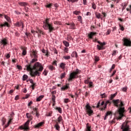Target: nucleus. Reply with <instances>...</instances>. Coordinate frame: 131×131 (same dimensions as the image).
<instances>
[{
    "label": "nucleus",
    "mask_w": 131,
    "mask_h": 131,
    "mask_svg": "<svg viewBox=\"0 0 131 131\" xmlns=\"http://www.w3.org/2000/svg\"><path fill=\"white\" fill-rule=\"evenodd\" d=\"M30 55L32 60L30 63L25 66L26 68L24 70L29 72V74L31 77L40 76L41 72L43 70V67L41 63L37 62V58H38L37 51L33 50L32 51L30 52ZM33 63H35L33 64Z\"/></svg>",
    "instance_id": "nucleus-1"
},
{
    "label": "nucleus",
    "mask_w": 131,
    "mask_h": 131,
    "mask_svg": "<svg viewBox=\"0 0 131 131\" xmlns=\"http://www.w3.org/2000/svg\"><path fill=\"white\" fill-rule=\"evenodd\" d=\"M113 102L114 105L118 108L117 113L119 114V117L117 118V119L118 120H121L122 117L124 116L123 113L125 112V108H124V104L122 101H120L119 99L113 100Z\"/></svg>",
    "instance_id": "nucleus-2"
},
{
    "label": "nucleus",
    "mask_w": 131,
    "mask_h": 131,
    "mask_svg": "<svg viewBox=\"0 0 131 131\" xmlns=\"http://www.w3.org/2000/svg\"><path fill=\"white\" fill-rule=\"evenodd\" d=\"M50 19L47 18L45 21H43V28L45 30H49V32H53L55 31V28L53 27L52 24H50Z\"/></svg>",
    "instance_id": "nucleus-3"
},
{
    "label": "nucleus",
    "mask_w": 131,
    "mask_h": 131,
    "mask_svg": "<svg viewBox=\"0 0 131 131\" xmlns=\"http://www.w3.org/2000/svg\"><path fill=\"white\" fill-rule=\"evenodd\" d=\"M80 72H81V71L77 69L75 71L71 73L69 75V78L68 79V81H73L74 79L78 78V74H80Z\"/></svg>",
    "instance_id": "nucleus-4"
},
{
    "label": "nucleus",
    "mask_w": 131,
    "mask_h": 131,
    "mask_svg": "<svg viewBox=\"0 0 131 131\" xmlns=\"http://www.w3.org/2000/svg\"><path fill=\"white\" fill-rule=\"evenodd\" d=\"M108 104H110V105L111 104V102H110V101L109 100L106 101L105 103V101H99V102L97 103L96 107L100 108L101 106H104H104L103 107H100V108L101 111H104V110H105V109L107 108V105H108Z\"/></svg>",
    "instance_id": "nucleus-5"
},
{
    "label": "nucleus",
    "mask_w": 131,
    "mask_h": 131,
    "mask_svg": "<svg viewBox=\"0 0 131 131\" xmlns=\"http://www.w3.org/2000/svg\"><path fill=\"white\" fill-rule=\"evenodd\" d=\"M120 129H122V131H131L130 127L128 124V121H125L120 126Z\"/></svg>",
    "instance_id": "nucleus-6"
},
{
    "label": "nucleus",
    "mask_w": 131,
    "mask_h": 131,
    "mask_svg": "<svg viewBox=\"0 0 131 131\" xmlns=\"http://www.w3.org/2000/svg\"><path fill=\"white\" fill-rule=\"evenodd\" d=\"M32 120V116L29 118V120L25 123L23 125L19 127L20 129H24L25 130H28L29 129V123H30V121Z\"/></svg>",
    "instance_id": "nucleus-7"
},
{
    "label": "nucleus",
    "mask_w": 131,
    "mask_h": 131,
    "mask_svg": "<svg viewBox=\"0 0 131 131\" xmlns=\"http://www.w3.org/2000/svg\"><path fill=\"white\" fill-rule=\"evenodd\" d=\"M85 111L88 114V115H89V116H91V115H92V114L94 113V111L92 110V107H91L90 104H87L85 105Z\"/></svg>",
    "instance_id": "nucleus-8"
},
{
    "label": "nucleus",
    "mask_w": 131,
    "mask_h": 131,
    "mask_svg": "<svg viewBox=\"0 0 131 131\" xmlns=\"http://www.w3.org/2000/svg\"><path fill=\"white\" fill-rule=\"evenodd\" d=\"M123 46H124L125 47H131L130 39L124 38Z\"/></svg>",
    "instance_id": "nucleus-9"
},
{
    "label": "nucleus",
    "mask_w": 131,
    "mask_h": 131,
    "mask_svg": "<svg viewBox=\"0 0 131 131\" xmlns=\"http://www.w3.org/2000/svg\"><path fill=\"white\" fill-rule=\"evenodd\" d=\"M36 33H37L38 37H40V36H41V34H42V35H45V34H46V33H45V32H43V31H42V30H41L39 29H37L36 30Z\"/></svg>",
    "instance_id": "nucleus-10"
},
{
    "label": "nucleus",
    "mask_w": 131,
    "mask_h": 131,
    "mask_svg": "<svg viewBox=\"0 0 131 131\" xmlns=\"http://www.w3.org/2000/svg\"><path fill=\"white\" fill-rule=\"evenodd\" d=\"M96 35H97L96 32H90V33L88 34V36L90 39H93V37Z\"/></svg>",
    "instance_id": "nucleus-11"
},
{
    "label": "nucleus",
    "mask_w": 131,
    "mask_h": 131,
    "mask_svg": "<svg viewBox=\"0 0 131 131\" xmlns=\"http://www.w3.org/2000/svg\"><path fill=\"white\" fill-rule=\"evenodd\" d=\"M43 124H45L44 122H41L34 126V128H39L40 126H42Z\"/></svg>",
    "instance_id": "nucleus-12"
},
{
    "label": "nucleus",
    "mask_w": 131,
    "mask_h": 131,
    "mask_svg": "<svg viewBox=\"0 0 131 131\" xmlns=\"http://www.w3.org/2000/svg\"><path fill=\"white\" fill-rule=\"evenodd\" d=\"M61 121H63L62 116H59L57 119L55 120V122L58 124L61 123Z\"/></svg>",
    "instance_id": "nucleus-13"
},
{
    "label": "nucleus",
    "mask_w": 131,
    "mask_h": 131,
    "mask_svg": "<svg viewBox=\"0 0 131 131\" xmlns=\"http://www.w3.org/2000/svg\"><path fill=\"white\" fill-rule=\"evenodd\" d=\"M0 42L2 45H3V46H7V45H8V40L6 38H3L1 40Z\"/></svg>",
    "instance_id": "nucleus-14"
},
{
    "label": "nucleus",
    "mask_w": 131,
    "mask_h": 131,
    "mask_svg": "<svg viewBox=\"0 0 131 131\" xmlns=\"http://www.w3.org/2000/svg\"><path fill=\"white\" fill-rule=\"evenodd\" d=\"M67 25H69L70 26V29H76L75 24L74 23H70V24H66Z\"/></svg>",
    "instance_id": "nucleus-15"
},
{
    "label": "nucleus",
    "mask_w": 131,
    "mask_h": 131,
    "mask_svg": "<svg viewBox=\"0 0 131 131\" xmlns=\"http://www.w3.org/2000/svg\"><path fill=\"white\" fill-rule=\"evenodd\" d=\"M68 89H70V86H69V84H67L66 85H63L61 88V91H66V90H68Z\"/></svg>",
    "instance_id": "nucleus-16"
},
{
    "label": "nucleus",
    "mask_w": 131,
    "mask_h": 131,
    "mask_svg": "<svg viewBox=\"0 0 131 131\" xmlns=\"http://www.w3.org/2000/svg\"><path fill=\"white\" fill-rule=\"evenodd\" d=\"M71 56L73 58H78V55H77V52H76V51L73 52L71 54Z\"/></svg>",
    "instance_id": "nucleus-17"
},
{
    "label": "nucleus",
    "mask_w": 131,
    "mask_h": 131,
    "mask_svg": "<svg viewBox=\"0 0 131 131\" xmlns=\"http://www.w3.org/2000/svg\"><path fill=\"white\" fill-rule=\"evenodd\" d=\"M1 27H10V25L7 22L4 23V24H2L0 25Z\"/></svg>",
    "instance_id": "nucleus-18"
},
{
    "label": "nucleus",
    "mask_w": 131,
    "mask_h": 131,
    "mask_svg": "<svg viewBox=\"0 0 131 131\" xmlns=\"http://www.w3.org/2000/svg\"><path fill=\"white\" fill-rule=\"evenodd\" d=\"M65 66H66V63L64 62L60 63L59 65L60 68H61V69H62V70H63V69H65Z\"/></svg>",
    "instance_id": "nucleus-19"
},
{
    "label": "nucleus",
    "mask_w": 131,
    "mask_h": 131,
    "mask_svg": "<svg viewBox=\"0 0 131 131\" xmlns=\"http://www.w3.org/2000/svg\"><path fill=\"white\" fill-rule=\"evenodd\" d=\"M97 42H98V43H99V45H100V47H101V48L103 49H104V46H105L106 45V43L105 42H101V41H98Z\"/></svg>",
    "instance_id": "nucleus-20"
},
{
    "label": "nucleus",
    "mask_w": 131,
    "mask_h": 131,
    "mask_svg": "<svg viewBox=\"0 0 131 131\" xmlns=\"http://www.w3.org/2000/svg\"><path fill=\"white\" fill-rule=\"evenodd\" d=\"M109 115H112V113H111V112L108 111V112H107V113L105 116V117L104 118V120H106V119H107V117L109 116Z\"/></svg>",
    "instance_id": "nucleus-21"
},
{
    "label": "nucleus",
    "mask_w": 131,
    "mask_h": 131,
    "mask_svg": "<svg viewBox=\"0 0 131 131\" xmlns=\"http://www.w3.org/2000/svg\"><path fill=\"white\" fill-rule=\"evenodd\" d=\"M54 127L56 128V130H60V125L59 124H58V123H56L55 125H54Z\"/></svg>",
    "instance_id": "nucleus-22"
},
{
    "label": "nucleus",
    "mask_w": 131,
    "mask_h": 131,
    "mask_svg": "<svg viewBox=\"0 0 131 131\" xmlns=\"http://www.w3.org/2000/svg\"><path fill=\"white\" fill-rule=\"evenodd\" d=\"M116 96H117V93H116L114 94L111 95L110 97V100H112L115 97H116Z\"/></svg>",
    "instance_id": "nucleus-23"
},
{
    "label": "nucleus",
    "mask_w": 131,
    "mask_h": 131,
    "mask_svg": "<svg viewBox=\"0 0 131 131\" xmlns=\"http://www.w3.org/2000/svg\"><path fill=\"white\" fill-rule=\"evenodd\" d=\"M21 50H23L22 55H23V56H25L26 54H27L26 49H24L23 47H21Z\"/></svg>",
    "instance_id": "nucleus-24"
},
{
    "label": "nucleus",
    "mask_w": 131,
    "mask_h": 131,
    "mask_svg": "<svg viewBox=\"0 0 131 131\" xmlns=\"http://www.w3.org/2000/svg\"><path fill=\"white\" fill-rule=\"evenodd\" d=\"M43 97H44L43 95H41V96H39L38 98H37V99H36L37 102H40V101H41V100H42Z\"/></svg>",
    "instance_id": "nucleus-25"
},
{
    "label": "nucleus",
    "mask_w": 131,
    "mask_h": 131,
    "mask_svg": "<svg viewBox=\"0 0 131 131\" xmlns=\"http://www.w3.org/2000/svg\"><path fill=\"white\" fill-rule=\"evenodd\" d=\"M18 5H19L21 7H25L27 6L28 4L26 2H19Z\"/></svg>",
    "instance_id": "nucleus-26"
},
{
    "label": "nucleus",
    "mask_w": 131,
    "mask_h": 131,
    "mask_svg": "<svg viewBox=\"0 0 131 131\" xmlns=\"http://www.w3.org/2000/svg\"><path fill=\"white\" fill-rule=\"evenodd\" d=\"M42 52L43 54H45V56H46V57H49V52H48V50H46L45 49H43L42 50Z\"/></svg>",
    "instance_id": "nucleus-27"
},
{
    "label": "nucleus",
    "mask_w": 131,
    "mask_h": 131,
    "mask_svg": "<svg viewBox=\"0 0 131 131\" xmlns=\"http://www.w3.org/2000/svg\"><path fill=\"white\" fill-rule=\"evenodd\" d=\"M48 68L51 71H53V70H56V68H55L53 65H50Z\"/></svg>",
    "instance_id": "nucleus-28"
},
{
    "label": "nucleus",
    "mask_w": 131,
    "mask_h": 131,
    "mask_svg": "<svg viewBox=\"0 0 131 131\" xmlns=\"http://www.w3.org/2000/svg\"><path fill=\"white\" fill-rule=\"evenodd\" d=\"M95 16L97 19H101V13L96 12L95 13Z\"/></svg>",
    "instance_id": "nucleus-29"
},
{
    "label": "nucleus",
    "mask_w": 131,
    "mask_h": 131,
    "mask_svg": "<svg viewBox=\"0 0 131 131\" xmlns=\"http://www.w3.org/2000/svg\"><path fill=\"white\" fill-rule=\"evenodd\" d=\"M4 17L7 21H8L9 23H10V22H11V18H10V17L8 16V15H4Z\"/></svg>",
    "instance_id": "nucleus-30"
},
{
    "label": "nucleus",
    "mask_w": 131,
    "mask_h": 131,
    "mask_svg": "<svg viewBox=\"0 0 131 131\" xmlns=\"http://www.w3.org/2000/svg\"><path fill=\"white\" fill-rule=\"evenodd\" d=\"M63 58L64 59V60H70V59H71V57L69 55L64 56Z\"/></svg>",
    "instance_id": "nucleus-31"
},
{
    "label": "nucleus",
    "mask_w": 131,
    "mask_h": 131,
    "mask_svg": "<svg viewBox=\"0 0 131 131\" xmlns=\"http://www.w3.org/2000/svg\"><path fill=\"white\" fill-rule=\"evenodd\" d=\"M63 43L64 44V45L65 46V47H69V42H68L67 41L64 40V41H63Z\"/></svg>",
    "instance_id": "nucleus-32"
},
{
    "label": "nucleus",
    "mask_w": 131,
    "mask_h": 131,
    "mask_svg": "<svg viewBox=\"0 0 131 131\" xmlns=\"http://www.w3.org/2000/svg\"><path fill=\"white\" fill-rule=\"evenodd\" d=\"M66 76V73L64 72L60 75V79H63Z\"/></svg>",
    "instance_id": "nucleus-33"
},
{
    "label": "nucleus",
    "mask_w": 131,
    "mask_h": 131,
    "mask_svg": "<svg viewBox=\"0 0 131 131\" xmlns=\"http://www.w3.org/2000/svg\"><path fill=\"white\" fill-rule=\"evenodd\" d=\"M87 131H91V126H90V123H88L86 124V130Z\"/></svg>",
    "instance_id": "nucleus-34"
},
{
    "label": "nucleus",
    "mask_w": 131,
    "mask_h": 131,
    "mask_svg": "<svg viewBox=\"0 0 131 131\" xmlns=\"http://www.w3.org/2000/svg\"><path fill=\"white\" fill-rule=\"evenodd\" d=\"M52 100L53 103H56V96L55 95H52Z\"/></svg>",
    "instance_id": "nucleus-35"
},
{
    "label": "nucleus",
    "mask_w": 131,
    "mask_h": 131,
    "mask_svg": "<svg viewBox=\"0 0 131 131\" xmlns=\"http://www.w3.org/2000/svg\"><path fill=\"white\" fill-rule=\"evenodd\" d=\"M56 110H57L59 113H62V108L61 107H56Z\"/></svg>",
    "instance_id": "nucleus-36"
},
{
    "label": "nucleus",
    "mask_w": 131,
    "mask_h": 131,
    "mask_svg": "<svg viewBox=\"0 0 131 131\" xmlns=\"http://www.w3.org/2000/svg\"><path fill=\"white\" fill-rule=\"evenodd\" d=\"M23 77L24 81H25L28 79V76H27V75H24Z\"/></svg>",
    "instance_id": "nucleus-37"
},
{
    "label": "nucleus",
    "mask_w": 131,
    "mask_h": 131,
    "mask_svg": "<svg viewBox=\"0 0 131 131\" xmlns=\"http://www.w3.org/2000/svg\"><path fill=\"white\" fill-rule=\"evenodd\" d=\"M94 59L96 62H98L100 60V58H99V56H95L94 57Z\"/></svg>",
    "instance_id": "nucleus-38"
},
{
    "label": "nucleus",
    "mask_w": 131,
    "mask_h": 131,
    "mask_svg": "<svg viewBox=\"0 0 131 131\" xmlns=\"http://www.w3.org/2000/svg\"><path fill=\"white\" fill-rule=\"evenodd\" d=\"M67 37L68 38V40H71L72 39V37L70 35H67Z\"/></svg>",
    "instance_id": "nucleus-39"
},
{
    "label": "nucleus",
    "mask_w": 131,
    "mask_h": 131,
    "mask_svg": "<svg viewBox=\"0 0 131 131\" xmlns=\"http://www.w3.org/2000/svg\"><path fill=\"white\" fill-rule=\"evenodd\" d=\"M78 21L80 22V23H82V18L81 17V16H78Z\"/></svg>",
    "instance_id": "nucleus-40"
},
{
    "label": "nucleus",
    "mask_w": 131,
    "mask_h": 131,
    "mask_svg": "<svg viewBox=\"0 0 131 131\" xmlns=\"http://www.w3.org/2000/svg\"><path fill=\"white\" fill-rule=\"evenodd\" d=\"M31 86L32 90H34L35 86H36V83H33V84H32Z\"/></svg>",
    "instance_id": "nucleus-41"
},
{
    "label": "nucleus",
    "mask_w": 131,
    "mask_h": 131,
    "mask_svg": "<svg viewBox=\"0 0 131 131\" xmlns=\"http://www.w3.org/2000/svg\"><path fill=\"white\" fill-rule=\"evenodd\" d=\"M119 27L120 30H121L122 31H123L124 30V27H123V26L121 24H119Z\"/></svg>",
    "instance_id": "nucleus-42"
},
{
    "label": "nucleus",
    "mask_w": 131,
    "mask_h": 131,
    "mask_svg": "<svg viewBox=\"0 0 131 131\" xmlns=\"http://www.w3.org/2000/svg\"><path fill=\"white\" fill-rule=\"evenodd\" d=\"M73 14H75V15H79L80 14V11H73Z\"/></svg>",
    "instance_id": "nucleus-43"
},
{
    "label": "nucleus",
    "mask_w": 131,
    "mask_h": 131,
    "mask_svg": "<svg viewBox=\"0 0 131 131\" xmlns=\"http://www.w3.org/2000/svg\"><path fill=\"white\" fill-rule=\"evenodd\" d=\"M13 116H12V115L11 116V117H10V119L8 121V123H10L11 124V123L12 122V120H13Z\"/></svg>",
    "instance_id": "nucleus-44"
},
{
    "label": "nucleus",
    "mask_w": 131,
    "mask_h": 131,
    "mask_svg": "<svg viewBox=\"0 0 131 131\" xmlns=\"http://www.w3.org/2000/svg\"><path fill=\"white\" fill-rule=\"evenodd\" d=\"M57 63H58V61L57 60H54L52 63V65H54V66H57Z\"/></svg>",
    "instance_id": "nucleus-45"
},
{
    "label": "nucleus",
    "mask_w": 131,
    "mask_h": 131,
    "mask_svg": "<svg viewBox=\"0 0 131 131\" xmlns=\"http://www.w3.org/2000/svg\"><path fill=\"white\" fill-rule=\"evenodd\" d=\"M97 48L98 50H99V51H101V50H103L102 48V47H101V46H100V45H97Z\"/></svg>",
    "instance_id": "nucleus-46"
},
{
    "label": "nucleus",
    "mask_w": 131,
    "mask_h": 131,
    "mask_svg": "<svg viewBox=\"0 0 131 131\" xmlns=\"http://www.w3.org/2000/svg\"><path fill=\"white\" fill-rule=\"evenodd\" d=\"M101 98H107V95L105 93L101 95Z\"/></svg>",
    "instance_id": "nucleus-47"
},
{
    "label": "nucleus",
    "mask_w": 131,
    "mask_h": 131,
    "mask_svg": "<svg viewBox=\"0 0 131 131\" xmlns=\"http://www.w3.org/2000/svg\"><path fill=\"white\" fill-rule=\"evenodd\" d=\"M92 8L94 9V10H96L97 9V6H96V4L95 3H93L92 4Z\"/></svg>",
    "instance_id": "nucleus-48"
},
{
    "label": "nucleus",
    "mask_w": 131,
    "mask_h": 131,
    "mask_svg": "<svg viewBox=\"0 0 131 131\" xmlns=\"http://www.w3.org/2000/svg\"><path fill=\"white\" fill-rule=\"evenodd\" d=\"M68 2H71V3H77L78 0H68Z\"/></svg>",
    "instance_id": "nucleus-49"
},
{
    "label": "nucleus",
    "mask_w": 131,
    "mask_h": 131,
    "mask_svg": "<svg viewBox=\"0 0 131 131\" xmlns=\"http://www.w3.org/2000/svg\"><path fill=\"white\" fill-rule=\"evenodd\" d=\"M53 114L52 112H49V113H47L46 114V116H52V115Z\"/></svg>",
    "instance_id": "nucleus-50"
},
{
    "label": "nucleus",
    "mask_w": 131,
    "mask_h": 131,
    "mask_svg": "<svg viewBox=\"0 0 131 131\" xmlns=\"http://www.w3.org/2000/svg\"><path fill=\"white\" fill-rule=\"evenodd\" d=\"M116 53H117V51L114 50L113 51L112 56H116Z\"/></svg>",
    "instance_id": "nucleus-51"
},
{
    "label": "nucleus",
    "mask_w": 131,
    "mask_h": 131,
    "mask_svg": "<svg viewBox=\"0 0 131 131\" xmlns=\"http://www.w3.org/2000/svg\"><path fill=\"white\" fill-rule=\"evenodd\" d=\"M16 67L18 70H22V67L21 66L17 65Z\"/></svg>",
    "instance_id": "nucleus-52"
},
{
    "label": "nucleus",
    "mask_w": 131,
    "mask_h": 131,
    "mask_svg": "<svg viewBox=\"0 0 131 131\" xmlns=\"http://www.w3.org/2000/svg\"><path fill=\"white\" fill-rule=\"evenodd\" d=\"M69 49L68 48H64V51L65 52V53H67V54H68V51H69Z\"/></svg>",
    "instance_id": "nucleus-53"
},
{
    "label": "nucleus",
    "mask_w": 131,
    "mask_h": 131,
    "mask_svg": "<svg viewBox=\"0 0 131 131\" xmlns=\"http://www.w3.org/2000/svg\"><path fill=\"white\" fill-rule=\"evenodd\" d=\"M89 88H93V82H89Z\"/></svg>",
    "instance_id": "nucleus-54"
},
{
    "label": "nucleus",
    "mask_w": 131,
    "mask_h": 131,
    "mask_svg": "<svg viewBox=\"0 0 131 131\" xmlns=\"http://www.w3.org/2000/svg\"><path fill=\"white\" fill-rule=\"evenodd\" d=\"M53 6V5H52V4H48L47 5H46V8H51L52 6Z\"/></svg>",
    "instance_id": "nucleus-55"
},
{
    "label": "nucleus",
    "mask_w": 131,
    "mask_h": 131,
    "mask_svg": "<svg viewBox=\"0 0 131 131\" xmlns=\"http://www.w3.org/2000/svg\"><path fill=\"white\" fill-rule=\"evenodd\" d=\"M114 68H115V64H113L111 68V69L110 70V72H111V71H112V70H113V69H114Z\"/></svg>",
    "instance_id": "nucleus-56"
},
{
    "label": "nucleus",
    "mask_w": 131,
    "mask_h": 131,
    "mask_svg": "<svg viewBox=\"0 0 131 131\" xmlns=\"http://www.w3.org/2000/svg\"><path fill=\"white\" fill-rule=\"evenodd\" d=\"M64 103H68V102H69V99L68 98L64 99Z\"/></svg>",
    "instance_id": "nucleus-57"
},
{
    "label": "nucleus",
    "mask_w": 131,
    "mask_h": 131,
    "mask_svg": "<svg viewBox=\"0 0 131 131\" xmlns=\"http://www.w3.org/2000/svg\"><path fill=\"white\" fill-rule=\"evenodd\" d=\"M15 35L17 37H19L20 36V33H19L18 32H16L15 33Z\"/></svg>",
    "instance_id": "nucleus-58"
},
{
    "label": "nucleus",
    "mask_w": 131,
    "mask_h": 131,
    "mask_svg": "<svg viewBox=\"0 0 131 131\" xmlns=\"http://www.w3.org/2000/svg\"><path fill=\"white\" fill-rule=\"evenodd\" d=\"M43 74H44L45 76H47V75H48V71H47L46 70H45L43 72Z\"/></svg>",
    "instance_id": "nucleus-59"
},
{
    "label": "nucleus",
    "mask_w": 131,
    "mask_h": 131,
    "mask_svg": "<svg viewBox=\"0 0 131 131\" xmlns=\"http://www.w3.org/2000/svg\"><path fill=\"white\" fill-rule=\"evenodd\" d=\"M21 25H22L21 23H16V26H18V27H20V26H21Z\"/></svg>",
    "instance_id": "nucleus-60"
},
{
    "label": "nucleus",
    "mask_w": 131,
    "mask_h": 131,
    "mask_svg": "<svg viewBox=\"0 0 131 131\" xmlns=\"http://www.w3.org/2000/svg\"><path fill=\"white\" fill-rule=\"evenodd\" d=\"M116 120V119L114 118V119L111 121V123H112V124L115 123Z\"/></svg>",
    "instance_id": "nucleus-61"
},
{
    "label": "nucleus",
    "mask_w": 131,
    "mask_h": 131,
    "mask_svg": "<svg viewBox=\"0 0 131 131\" xmlns=\"http://www.w3.org/2000/svg\"><path fill=\"white\" fill-rule=\"evenodd\" d=\"M84 83H85L86 84H89L90 83V81H89V80H85L84 81Z\"/></svg>",
    "instance_id": "nucleus-62"
},
{
    "label": "nucleus",
    "mask_w": 131,
    "mask_h": 131,
    "mask_svg": "<svg viewBox=\"0 0 131 131\" xmlns=\"http://www.w3.org/2000/svg\"><path fill=\"white\" fill-rule=\"evenodd\" d=\"M7 59H9L10 57H11V55H10V54H7L6 56Z\"/></svg>",
    "instance_id": "nucleus-63"
},
{
    "label": "nucleus",
    "mask_w": 131,
    "mask_h": 131,
    "mask_svg": "<svg viewBox=\"0 0 131 131\" xmlns=\"http://www.w3.org/2000/svg\"><path fill=\"white\" fill-rule=\"evenodd\" d=\"M19 99V95H17L16 96H15V100L16 101H17V100Z\"/></svg>",
    "instance_id": "nucleus-64"
}]
</instances>
